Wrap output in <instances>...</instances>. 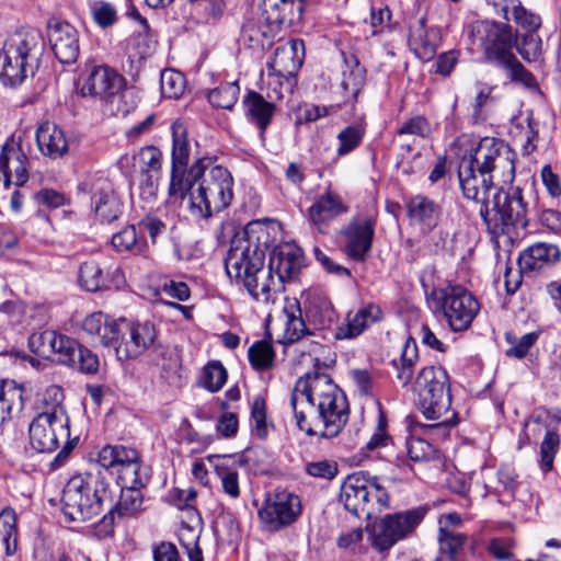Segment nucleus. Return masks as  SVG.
Listing matches in <instances>:
<instances>
[{"label":"nucleus","instance_id":"nucleus-3","mask_svg":"<svg viewBox=\"0 0 561 561\" xmlns=\"http://www.w3.org/2000/svg\"><path fill=\"white\" fill-rule=\"evenodd\" d=\"M108 482L100 473L71 477L62 491V512L71 522L89 520L113 503Z\"/></svg>","mask_w":561,"mask_h":561},{"label":"nucleus","instance_id":"nucleus-62","mask_svg":"<svg viewBox=\"0 0 561 561\" xmlns=\"http://www.w3.org/2000/svg\"><path fill=\"white\" fill-rule=\"evenodd\" d=\"M506 340L512 344V346L505 351L506 356L522 359L528 354L529 350L538 340V333H526L519 339H512V336L507 334Z\"/></svg>","mask_w":561,"mask_h":561},{"label":"nucleus","instance_id":"nucleus-31","mask_svg":"<svg viewBox=\"0 0 561 561\" xmlns=\"http://www.w3.org/2000/svg\"><path fill=\"white\" fill-rule=\"evenodd\" d=\"M242 283L254 300L264 304L274 301L275 295L282 288L280 282L274 277L268 265L267 267L263 266L260 272L245 278Z\"/></svg>","mask_w":561,"mask_h":561},{"label":"nucleus","instance_id":"nucleus-22","mask_svg":"<svg viewBox=\"0 0 561 561\" xmlns=\"http://www.w3.org/2000/svg\"><path fill=\"white\" fill-rule=\"evenodd\" d=\"M27 157L20 145L8 140L0 150V182L5 187L10 184L22 186L28 179Z\"/></svg>","mask_w":561,"mask_h":561},{"label":"nucleus","instance_id":"nucleus-61","mask_svg":"<svg viewBox=\"0 0 561 561\" xmlns=\"http://www.w3.org/2000/svg\"><path fill=\"white\" fill-rule=\"evenodd\" d=\"M138 231L141 234H148L150 242L156 244L163 242L169 234L167 225L156 217H146L138 224Z\"/></svg>","mask_w":561,"mask_h":561},{"label":"nucleus","instance_id":"nucleus-4","mask_svg":"<svg viewBox=\"0 0 561 561\" xmlns=\"http://www.w3.org/2000/svg\"><path fill=\"white\" fill-rule=\"evenodd\" d=\"M302 10L301 0H263L262 19L248 20L242 25L240 41L252 49L268 48L282 26L300 20Z\"/></svg>","mask_w":561,"mask_h":561},{"label":"nucleus","instance_id":"nucleus-14","mask_svg":"<svg viewBox=\"0 0 561 561\" xmlns=\"http://www.w3.org/2000/svg\"><path fill=\"white\" fill-rule=\"evenodd\" d=\"M439 306L453 331L467 330L480 310L474 296L459 285L439 291Z\"/></svg>","mask_w":561,"mask_h":561},{"label":"nucleus","instance_id":"nucleus-41","mask_svg":"<svg viewBox=\"0 0 561 561\" xmlns=\"http://www.w3.org/2000/svg\"><path fill=\"white\" fill-rule=\"evenodd\" d=\"M375 219L370 216H355L342 230L347 245H371Z\"/></svg>","mask_w":561,"mask_h":561},{"label":"nucleus","instance_id":"nucleus-13","mask_svg":"<svg viewBox=\"0 0 561 561\" xmlns=\"http://www.w3.org/2000/svg\"><path fill=\"white\" fill-rule=\"evenodd\" d=\"M462 159L472 160V164L481 171V174L486 172L492 175L494 172L504 182L514 179V153L502 140L485 137L478 142L477 147L470 149L469 156Z\"/></svg>","mask_w":561,"mask_h":561},{"label":"nucleus","instance_id":"nucleus-29","mask_svg":"<svg viewBox=\"0 0 561 561\" xmlns=\"http://www.w3.org/2000/svg\"><path fill=\"white\" fill-rule=\"evenodd\" d=\"M407 211L410 222L421 231L427 232L436 226L440 207L427 196L415 195L407 202Z\"/></svg>","mask_w":561,"mask_h":561},{"label":"nucleus","instance_id":"nucleus-63","mask_svg":"<svg viewBox=\"0 0 561 561\" xmlns=\"http://www.w3.org/2000/svg\"><path fill=\"white\" fill-rule=\"evenodd\" d=\"M432 133V126L428 119L422 115L411 117L404 122L398 129L399 135H414L427 138Z\"/></svg>","mask_w":561,"mask_h":561},{"label":"nucleus","instance_id":"nucleus-40","mask_svg":"<svg viewBox=\"0 0 561 561\" xmlns=\"http://www.w3.org/2000/svg\"><path fill=\"white\" fill-rule=\"evenodd\" d=\"M419 359L417 345L414 339L408 337L399 358L392 360L396 369V378L402 387L411 383L414 366Z\"/></svg>","mask_w":561,"mask_h":561},{"label":"nucleus","instance_id":"nucleus-64","mask_svg":"<svg viewBox=\"0 0 561 561\" xmlns=\"http://www.w3.org/2000/svg\"><path fill=\"white\" fill-rule=\"evenodd\" d=\"M387 417L382 410L378 411L377 425L374 434L366 443V448L368 450H375L380 447L387 446L391 442V437L387 433Z\"/></svg>","mask_w":561,"mask_h":561},{"label":"nucleus","instance_id":"nucleus-39","mask_svg":"<svg viewBox=\"0 0 561 561\" xmlns=\"http://www.w3.org/2000/svg\"><path fill=\"white\" fill-rule=\"evenodd\" d=\"M559 259V248H525L518 255L517 264L522 272H530L554 264Z\"/></svg>","mask_w":561,"mask_h":561},{"label":"nucleus","instance_id":"nucleus-37","mask_svg":"<svg viewBox=\"0 0 561 561\" xmlns=\"http://www.w3.org/2000/svg\"><path fill=\"white\" fill-rule=\"evenodd\" d=\"M25 389L14 380L0 381V426L11 417L13 411L24 407Z\"/></svg>","mask_w":561,"mask_h":561},{"label":"nucleus","instance_id":"nucleus-1","mask_svg":"<svg viewBox=\"0 0 561 561\" xmlns=\"http://www.w3.org/2000/svg\"><path fill=\"white\" fill-rule=\"evenodd\" d=\"M290 405L298 428L309 436L335 437L350 416L346 396L321 373H307L296 381Z\"/></svg>","mask_w":561,"mask_h":561},{"label":"nucleus","instance_id":"nucleus-58","mask_svg":"<svg viewBox=\"0 0 561 561\" xmlns=\"http://www.w3.org/2000/svg\"><path fill=\"white\" fill-rule=\"evenodd\" d=\"M79 280L88 291H96L104 285L102 270L94 262H85L80 266Z\"/></svg>","mask_w":561,"mask_h":561},{"label":"nucleus","instance_id":"nucleus-24","mask_svg":"<svg viewBox=\"0 0 561 561\" xmlns=\"http://www.w3.org/2000/svg\"><path fill=\"white\" fill-rule=\"evenodd\" d=\"M82 329L92 337L93 342L100 343L104 347H112L116 353V345L122 339V318L114 320L101 311L94 312L84 319Z\"/></svg>","mask_w":561,"mask_h":561},{"label":"nucleus","instance_id":"nucleus-25","mask_svg":"<svg viewBox=\"0 0 561 561\" xmlns=\"http://www.w3.org/2000/svg\"><path fill=\"white\" fill-rule=\"evenodd\" d=\"M381 308L373 302L362 305L357 310L346 314L345 322L335 329L337 340L355 339L373 324L382 320Z\"/></svg>","mask_w":561,"mask_h":561},{"label":"nucleus","instance_id":"nucleus-38","mask_svg":"<svg viewBox=\"0 0 561 561\" xmlns=\"http://www.w3.org/2000/svg\"><path fill=\"white\" fill-rule=\"evenodd\" d=\"M308 317L320 328L330 327L335 320V310L329 297L320 291H309L306 299Z\"/></svg>","mask_w":561,"mask_h":561},{"label":"nucleus","instance_id":"nucleus-7","mask_svg":"<svg viewBox=\"0 0 561 561\" xmlns=\"http://www.w3.org/2000/svg\"><path fill=\"white\" fill-rule=\"evenodd\" d=\"M528 203L519 187H511L507 192L497 190L493 193L489 205L480 207V214L486 218L490 213L499 215L502 222L503 242L514 244L526 233Z\"/></svg>","mask_w":561,"mask_h":561},{"label":"nucleus","instance_id":"nucleus-9","mask_svg":"<svg viewBox=\"0 0 561 561\" xmlns=\"http://www.w3.org/2000/svg\"><path fill=\"white\" fill-rule=\"evenodd\" d=\"M28 436L32 447L39 453H51L61 442L65 443L53 461L56 466H61L75 448V443L70 440L67 413L35 415L28 426Z\"/></svg>","mask_w":561,"mask_h":561},{"label":"nucleus","instance_id":"nucleus-26","mask_svg":"<svg viewBox=\"0 0 561 561\" xmlns=\"http://www.w3.org/2000/svg\"><path fill=\"white\" fill-rule=\"evenodd\" d=\"M438 39L437 30L427 28L424 18L414 19L410 22L408 44L421 60L430 61L435 57Z\"/></svg>","mask_w":561,"mask_h":561},{"label":"nucleus","instance_id":"nucleus-50","mask_svg":"<svg viewBox=\"0 0 561 561\" xmlns=\"http://www.w3.org/2000/svg\"><path fill=\"white\" fill-rule=\"evenodd\" d=\"M240 88L237 82H227L208 92V102L211 106L222 110H232L238 101Z\"/></svg>","mask_w":561,"mask_h":561},{"label":"nucleus","instance_id":"nucleus-21","mask_svg":"<svg viewBox=\"0 0 561 561\" xmlns=\"http://www.w3.org/2000/svg\"><path fill=\"white\" fill-rule=\"evenodd\" d=\"M265 256L263 248H229L225 259L227 274L243 282L265 266Z\"/></svg>","mask_w":561,"mask_h":561},{"label":"nucleus","instance_id":"nucleus-23","mask_svg":"<svg viewBox=\"0 0 561 561\" xmlns=\"http://www.w3.org/2000/svg\"><path fill=\"white\" fill-rule=\"evenodd\" d=\"M214 162L215 158L203 157L197 159L188 170L187 167L171 165L169 197L173 201H183L188 193L195 192L194 184Z\"/></svg>","mask_w":561,"mask_h":561},{"label":"nucleus","instance_id":"nucleus-17","mask_svg":"<svg viewBox=\"0 0 561 561\" xmlns=\"http://www.w3.org/2000/svg\"><path fill=\"white\" fill-rule=\"evenodd\" d=\"M123 331L119 344L116 345V357L119 360L136 358L144 354L157 337L153 323L131 322L122 318Z\"/></svg>","mask_w":561,"mask_h":561},{"label":"nucleus","instance_id":"nucleus-57","mask_svg":"<svg viewBox=\"0 0 561 561\" xmlns=\"http://www.w3.org/2000/svg\"><path fill=\"white\" fill-rule=\"evenodd\" d=\"M227 380V370L220 362H211L203 369L202 385L211 392L222 388Z\"/></svg>","mask_w":561,"mask_h":561},{"label":"nucleus","instance_id":"nucleus-48","mask_svg":"<svg viewBox=\"0 0 561 561\" xmlns=\"http://www.w3.org/2000/svg\"><path fill=\"white\" fill-rule=\"evenodd\" d=\"M511 135L516 145L520 146L524 153H531L536 149L538 137L537 123L528 115L525 119L517 122L511 127Z\"/></svg>","mask_w":561,"mask_h":561},{"label":"nucleus","instance_id":"nucleus-28","mask_svg":"<svg viewBox=\"0 0 561 561\" xmlns=\"http://www.w3.org/2000/svg\"><path fill=\"white\" fill-rule=\"evenodd\" d=\"M305 257L301 248H274L270 255L268 266L276 273L280 285L296 277L304 266Z\"/></svg>","mask_w":561,"mask_h":561},{"label":"nucleus","instance_id":"nucleus-15","mask_svg":"<svg viewBox=\"0 0 561 561\" xmlns=\"http://www.w3.org/2000/svg\"><path fill=\"white\" fill-rule=\"evenodd\" d=\"M301 512L298 495L287 490H276L266 497L259 511V518L267 530L277 531L294 524Z\"/></svg>","mask_w":561,"mask_h":561},{"label":"nucleus","instance_id":"nucleus-43","mask_svg":"<svg viewBox=\"0 0 561 561\" xmlns=\"http://www.w3.org/2000/svg\"><path fill=\"white\" fill-rule=\"evenodd\" d=\"M526 427L540 433L545 430V436L540 445V468L548 472L553 468L554 456L559 450L560 436L557 432L547 428L538 420L526 424Z\"/></svg>","mask_w":561,"mask_h":561},{"label":"nucleus","instance_id":"nucleus-5","mask_svg":"<svg viewBox=\"0 0 561 561\" xmlns=\"http://www.w3.org/2000/svg\"><path fill=\"white\" fill-rule=\"evenodd\" d=\"M340 501L359 518H371L390 506L389 493L380 479L364 471L346 477L341 486Z\"/></svg>","mask_w":561,"mask_h":561},{"label":"nucleus","instance_id":"nucleus-44","mask_svg":"<svg viewBox=\"0 0 561 561\" xmlns=\"http://www.w3.org/2000/svg\"><path fill=\"white\" fill-rule=\"evenodd\" d=\"M496 5L506 21H514L529 32H535L540 26V18L528 12L518 0H496Z\"/></svg>","mask_w":561,"mask_h":561},{"label":"nucleus","instance_id":"nucleus-42","mask_svg":"<svg viewBox=\"0 0 561 561\" xmlns=\"http://www.w3.org/2000/svg\"><path fill=\"white\" fill-rule=\"evenodd\" d=\"M366 530L369 546L378 553H388L399 542L385 517L367 525Z\"/></svg>","mask_w":561,"mask_h":561},{"label":"nucleus","instance_id":"nucleus-10","mask_svg":"<svg viewBox=\"0 0 561 561\" xmlns=\"http://www.w3.org/2000/svg\"><path fill=\"white\" fill-rule=\"evenodd\" d=\"M220 245H295L283 240V226L274 219H257L241 228L234 221L222 224L218 236Z\"/></svg>","mask_w":561,"mask_h":561},{"label":"nucleus","instance_id":"nucleus-30","mask_svg":"<svg viewBox=\"0 0 561 561\" xmlns=\"http://www.w3.org/2000/svg\"><path fill=\"white\" fill-rule=\"evenodd\" d=\"M36 141L39 151L51 159L60 158L68 151L65 133L55 123L41 124L36 130Z\"/></svg>","mask_w":561,"mask_h":561},{"label":"nucleus","instance_id":"nucleus-45","mask_svg":"<svg viewBox=\"0 0 561 561\" xmlns=\"http://www.w3.org/2000/svg\"><path fill=\"white\" fill-rule=\"evenodd\" d=\"M285 330L283 340L285 343H295L311 332L307 328L301 316V309L298 302L290 304L284 308Z\"/></svg>","mask_w":561,"mask_h":561},{"label":"nucleus","instance_id":"nucleus-2","mask_svg":"<svg viewBox=\"0 0 561 561\" xmlns=\"http://www.w3.org/2000/svg\"><path fill=\"white\" fill-rule=\"evenodd\" d=\"M45 48L42 32L22 27L11 34L0 50V79L7 85H18L38 66Z\"/></svg>","mask_w":561,"mask_h":561},{"label":"nucleus","instance_id":"nucleus-32","mask_svg":"<svg viewBox=\"0 0 561 561\" xmlns=\"http://www.w3.org/2000/svg\"><path fill=\"white\" fill-rule=\"evenodd\" d=\"M348 211L341 197L332 192L320 196L309 208L308 216L312 225L319 229L333 218Z\"/></svg>","mask_w":561,"mask_h":561},{"label":"nucleus","instance_id":"nucleus-52","mask_svg":"<svg viewBox=\"0 0 561 561\" xmlns=\"http://www.w3.org/2000/svg\"><path fill=\"white\" fill-rule=\"evenodd\" d=\"M248 357L255 370H266L273 367L275 352L271 343L257 341L250 346Z\"/></svg>","mask_w":561,"mask_h":561},{"label":"nucleus","instance_id":"nucleus-60","mask_svg":"<svg viewBox=\"0 0 561 561\" xmlns=\"http://www.w3.org/2000/svg\"><path fill=\"white\" fill-rule=\"evenodd\" d=\"M90 10L95 23L103 28L114 25L117 21L116 9L106 1H92L90 3Z\"/></svg>","mask_w":561,"mask_h":561},{"label":"nucleus","instance_id":"nucleus-16","mask_svg":"<svg viewBox=\"0 0 561 561\" xmlns=\"http://www.w3.org/2000/svg\"><path fill=\"white\" fill-rule=\"evenodd\" d=\"M125 85V79L106 65H91L79 76L77 89L82 96L113 102Z\"/></svg>","mask_w":561,"mask_h":561},{"label":"nucleus","instance_id":"nucleus-36","mask_svg":"<svg viewBox=\"0 0 561 561\" xmlns=\"http://www.w3.org/2000/svg\"><path fill=\"white\" fill-rule=\"evenodd\" d=\"M244 105L250 121L257 126L261 138L264 139L265 130L275 113V104L266 101L260 93L250 91L244 99Z\"/></svg>","mask_w":561,"mask_h":561},{"label":"nucleus","instance_id":"nucleus-35","mask_svg":"<svg viewBox=\"0 0 561 561\" xmlns=\"http://www.w3.org/2000/svg\"><path fill=\"white\" fill-rule=\"evenodd\" d=\"M426 514L424 507H416L403 512L387 514L383 517L392 529L398 541L412 536Z\"/></svg>","mask_w":561,"mask_h":561},{"label":"nucleus","instance_id":"nucleus-46","mask_svg":"<svg viewBox=\"0 0 561 561\" xmlns=\"http://www.w3.org/2000/svg\"><path fill=\"white\" fill-rule=\"evenodd\" d=\"M366 81V70L355 56L345 57L341 85L352 98H357Z\"/></svg>","mask_w":561,"mask_h":561},{"label":"nucleus","instance_id":"nucleus-12","mask_svg":"<svg viewBox=\"0 0 561 561\" xmlns=\"http://www.w3.org/2000/svg\"><path fill=\"white\" fill-rule=\"evenodd\" d=\"M98 463L117 477L119 485L150 480V469L137 449L124 445H105L98 451Z\"/></svg>","mask_w":561,"mask_h":561},{"label":"nucleus","instance_id":"nucleus-6","mask_svg":"<svg viewBox=\"0 0 561 561\" xmlns=\"http://www.w3.org/2000/svg\"><path fill=\"white\" fill-rule=\"evenodd\" d=\"M199 178L198 186L188 198V209L198 219L209 218L228 207L233 197V179L221 165L209 167Z\"/></svg>","mask_w":561,"mask_h":561},{"label":"nucleus","instance_id":"nucleus-54","mask_svg":"<svg viewBox=\"0 0 561 561\" xmlns=\"http://www.w3.org/2000/svg\"><path fill=\"white\" fill-rule=\"evenodd\" d=\"M79 345L75 339L57 333L56 343L54 344V357L51 359L68 366H76Z\"/></svg>","mask_w":561,"mask_h":561},{"label":"nucleus","instance_id":"nucleus-53","mask_svg":"<svg viewBox=\"0 0 561 561\" xmlns=\"http://www.w3.org/2000/svg\"><path fill=\"white\" fill-rule=\"evenodd\" d=\"M56 334L57 332L51 330L32 333L27 340L30 351L43 358H53Z\"/></svg>","mask_w":561,"mask_h":561},{"label":"nucleus","instance_id":"nucleus-19","mask_svg":"<svg viewBox=\"0 0 561 561\" xmlns=\"http://www.w3.org/2000/svg\"><path fill=\"white\" fill-rule=\"evenodd\" d=\"M149 480L136 481L129 485H121V495L118 502L113 506V503L108 506L107 514L103 516L100 522V530L105 535L113 533V527L116 519L125 516H135L141 511L144 503V496L141 489L147 485Z\"/></svg>","mask_w":561,"mask_h":561},{"label":"nucleus","instance_id":"nucleus-18","mask_svg":"<svg viewBox=\"0 0 561 561\" xmlns=\"http://www.w3.org/2000/svg\"><path fill=\"white\" fill-rule=\"evenodd\" d=\"M492 175L481 171L472 164V160L461 159L458 165V179L466 198L481 204V207L489 205L493 193L499 188L492 182Z\"/></svg>","mask_w":561,"mask_h":561},{"label":"nucleus","instance_id":"nucleus-8","mask_svg":"<svg viewBox=\"0 0 561 561\" xmlns=\"http://www.w3.org/2000/svg\"><path fill=\"white\" fill-rule=\"evenodd\" d=\"M419 405L428 420H439L450 412L451 394L447 371L439 366L422 368L414 381Z\"/></svg>","mask_w":561,"mask_h":561},{"label":"nucleus","instance_id":"nucleus-49","mask_svg":"<svg viewBox=\"0 0 561 561\" xmlns=\"http://www.w3.org/2000/svg\"><path fill=\"white\" fill-rule=\"evenodd\" d=\"M64 391L61 387L51 385L47 387L42 393L37 394L36 399V415H48L61 412L66 413L62 405Z\"/></svg>","mask_w":561,"mask_h":561},{"label":"nucleus","instance_id":"nucleus-51","mask_svg":"<svg viewBox=\"0 0 561 561\" xmlns=\"http://www.w3.org/2000/svg\"><path fill=\"white\" fill-rule=\"evenodd\" d=\"M499 67L503 68L507 72V77L512 82L524 85L528 89L537 88V80L531 72H529L516 58L513 54L504 61H502Z\"/></svg>","mask_w":561,"mask_h":561},{"label":"nucleus","instance_id":"nucleus-33","mask_svg":"<svg viewBox=\"0 0 561 561\" xmlns=\"http://www.w3.org/2000/svg\"><path fill=\"white\" fill-rule=\"evenodd\" d=\"M437 541L439 557L436 561H462L468 543L467 534L456 531L445 525L438 529Z\"/></svg>","mask_w":561,"mask_h":561},{"label":"nucleus","instance_id":"nucleus-56","mask_svg":"<svg viewBox=\"0 0 561 561\" xmlns=\"http://www.w3.org/2000/svg\"><path fill=\"white\" fill-rule=\"evenodd\" d=\"M160 85L163 96L179 99L185 91V78L179 71L163 70L160 77Z\"/></svg>","mask_w":561,"mask_h":561},{"label":"nucleus","instance_id":"nucleus-34","mask_svg":"<svg viewBox=\"0 0 561 561\" xmlns=\"http://www.w3.org/2000/svg\"><path fill=\"white\" fill-rule=\"evenodd\" d=\"M304 42L290 41L275 49L272 67L283 75H293L302 65Z\"/></svg>","mask_w":561,"mask_h":561},{"label":"nucleus","instance_id":"nucleus-47","mask_svg":"<svg viewBox=\"0 0 561 561\" xmlns=\"http://www.w3.org/2000/svg\"><path fill=\"white\" fill-rule=\"evenodd\" d=\"M172 134V165L187 167L190 158V145L187 129L182 122H174L171 125Z\"/></svg>","mask_w":561,"mask_h":561},{"label":"nucleus","instance_id":"nucleus-27","mask_svg":"<svg viewBox=\"0 0 561 561\" xmlns=\"http://www.w3.org/2000/svg\"><path fill=\"white\" fill-rule=\"evenodd\" d=\"M92 207L95 219L101 224H110L118 219L123 213L122 201L106 181H102L95 186L92 196Z\"/></svg>","mask_w":561,"mask_h":561},{"label":"nucleus","instance_id":"nucleus-20","mask_svg":"<svg viewBox=\"0 0 561 561\" xmlns=\"http://www.w3.org/2000/svg\"><path fill=\"white\" fill-rule=\"evenodd\" d=\"M48 39L56 58L64 65L77 61L80 46L79 33L68 22L54 21L48 24Z\"/></svg>","mask_w":561,"mask_h":561},{"label":"nucleus","instance_id":"nucleus-11","mask_svg":"<svg viewBox=\"0 0 561 561\" xmlns=\"http://www.w3.org/2000/svg\"><path fill=\"white\" fill-rule=\"evenodd\" d=\"M472 45L479 47L484 59L496 66L513 55L514 34L510 25L490 20L476 21L467 28Z\"/></svg>","mask_w":561,"mask_h":561},{"label":"nucleus","instance_id":"nucleus-59","mask_svg":"<svg viewBox=\"0 0 561 561\" xmlns=\"http://www.w3.org/2000/svg\"><path fill=\"white\" fill-rule=\"evenodd\" d=\"M251 420L254 424L253 431L260 439H265L268 435V423L266 415V402L261 396L254 398L251 405Z\"/></svg>","mask_w":561,"mask_h":561},{"label":"nucleus","instance_id":"nucleus-55","mask_svg":"<svg viewBox=\"0 0 561 561\" xmlns=\"http://www.w3.org/2000/svg\"><path fill=\"white\" fill-rule=\"evenodd\" d=\"M365 128L362 125H350L337 135L336 154L343 157L355 150L362 142Z\"/></svg>","mask_w":561,"mask_h":561}]
</instances>
